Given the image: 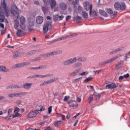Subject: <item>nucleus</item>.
I'll list each match as a JSON object with an SVG mask.
<instances>
[{
  "instance_id": "obj_1",
  "label": "nucleus",
  "mask_w": 130,
  "mask_h": 130,
  "mask_svg": "<svg viewBox=\"0 0 130 130\" xmlns=\"http://www.w3.org/2000/svg\"><path fill=\"white\" fill-rule=\"evenodd\" d=\"M0 10V22L4 23L5 22V15L3 12H5L7 17L10 16V13H9V9L7 7V3H6V0H3L1 3Z\"/></svg>"
},
{
  "instance_id": "obj_2",
  "label": "nucleus",
  "mask_w": 130,
  "mask_h": 130,
  "mask_svg": "<svg viewBox=\"0 0 130 130\" xmlns=\"http://www.w3.org/2000/svg\"><path fill=\"white\" fill-rule=\"evenodd\" d=\"M12 15L15 16L16 18H19L20 15L19 14V9L15 4H13L11 6V10L10 11Z\"/></svg>"
},
{
  "instance_id": "obj_3",
  "label": "nucleus",
  "mask_w": 130,
  "mask_h": 130,
  "mask_svg": "<svg viewBox=\"0 0 130 130\" xmlns=\"http://www.w3.org/2000/svg\"><path fill=\"white\" fill-rule=\"evenodd\" d=\"M43 1L45 6H48V5H49L50 4L51 10H53L54 9H55V7H56V5H57L56 0H43Z\"/></svg>"
},
{
  "instance_id": "obj_4",
  "label": "nucleus",
  "mask_w": 130,
  "mask_h": 130,
  "mask_svg": "<svg viewBox=\"0 0 130 130\" xmlns=\"http://www.w3.org/2000/svg\"><path fill=\"white\" fill-rule=\"evenodd\" d=\"M120 56H121V55H117V56L113 57L112 58L107 60V61H104L100 63L99 66H105V64H107V63H111V62H112V61H114V60H116V59H117V58H119Z\"/></svg>"
},
{
  "instance_id": "obj_5",
  "label": "nucleus",
  "mask_w": 130,
  "mask_h": 130,
  "mask_svg": "<svg viewBox=\"0 0 130 130\" xmlns=\"http://www.w3.org/2000/svg\"><path fill=\"white\" fill-rule=\"evenodd\" d=\"M51 22L47 21L44 25L43 27V33L46 34L48 32L49 30H51Z\"/></svg>"
},
{
  "instance_id": "obj_6",
  "label": "nucleus",
  "mask_w": 130,
  "mask_h": 130,
  "mask_svg": "<svg viewBox=\"0 0 130 130\" xmlns=\"http://www.w3.org/2000/svg\"><path fill=\"white\" fill-rule=\"evenodd\" d=\"M77 62V57L70 58L63 62V66H70V64H73L75 62Z\"/></svg>"
},
{
  "instance_id": "obj_7",
  "label": "nucleus",
  "mask_w": 130,
  "mask_h": 130,
  "mask_svg": "<svg viewBox=\"0 0 130 130\" xmlns=\"http://www.w3.org/2000/svg\"><path fill=\"white\" fill-rule=\"evenodd\" d=\"M114 9L117 11H120V10H124L125 9V4L123 3L120 5V3L116 2L114 5Z\"/></svg>"
},
{
  "instance_id": "obj_8",
  "label": "nucleus",
  "mask_w": 130,
  "mask_h": 130,
  "mask_svg": "<svg viewBox=\"0 0 130 130\" xmlns=\"http://www.w3.org/2000/svg\"><path fill=\"white\" fill-rule=\"evenodd\" d=\"M83 6L85 10H86V11H89L90 14H91V11H92V9L93 8L92 4L89 3V2L86 1L84 2Z\"/></svg>"
},
{
  "instance_id": "obj_9",
  "label": "nucleus",
  "mask_w": 130,
  "mask_h": 130,
  "mask_svg": "<svg viewBox=\"0 0 130 130\" xmlns=\"http://www.w3.org/2000/svg\"><path fill=\"white\" fill-rule=\"evenodd\" d=\"M57 80H58V78L57 77L51 79L49 80H48L47 81H45L44 82H42L40 84V87H42V86H46V85H48V84H51V83H53V82H55V81H57Z\"/></svg>"
},
{
  "instance_id": "obj_10",
  "label": "nucleus",
  "mask_w": 130,
  "mask_h": 130,
  "mask_svg": "<svg viewBox=\"0 0 130 130\" xmlns=\"http://www.w3.org/2000/svg\"><path fill=\"white\" fill-rule=\"evenodd\" d=\"M68 103L69 106H70V107H72L74 109H77L78 108V103L76 101L70 100Z\"/></svg>"
},
{
  "instance_id": "obj_11",
  "label": "nucleus",
  "mask_w": 130,
  "mask_h": 130,
  "mask_svg": "<svg viewBox=\"0 0 130 130\" xmlns=\"http://www.w3.org/2000/svg\"><path fill=\"white\" fill-rule=\"evenodd\" d=\"M106 11L107 13H108V14H109L111 18H114V16H116V15H117V12H113L110 8H106Z\"/></svg>"
},
{
  "instance_id": "obj_12",
  "label": "nucleus",
  "mask_w": 130,
  "mask_h": 130,
  "mask_svg": "<svg viewBox=\"0 0 130 130\" xmlns=\"http://www.w3.org/2000/svg\"><path fill=\"white\" fill-rule=\"evenodd\" d=\"M50 76H52V74H47L45 75H41L39 74L31 75L29 77L30 79L34 78H46L47 77H50Z\"/></svg>"
},
{
  "instance_id": "obj_13",
  "label": "nucleus",
  "mask_w": 130,
  "mask_h": 130,
  "mask_svg": "<svg viewBox=\"0 0 130 130\" xmlns=\"http://www.w3.org/2000/svg\"><path fill=\"white\" fill-rule=\"evenodd\" d=\"M33 85V83L26 82L23 84L22 87L25 90H29Z\"/></svg>"
},
{
  "instance_id": "obj_14",
  "label": "nucleus",
  "mask_w": 130,
  "mask_h": 130,
  "mask_svg": "<svg viewBox=\"0 0 130 130\" xmlns=\"http://www.w3.org/2000/svg\"><path fill=\"white\" fill-rule=\"evenodd\" d=\"M38 113V112L36 110L30 111L27 115L28 118H32V117H35Z\"/></svg>"
},
{
  "instance_id": "obj_15",
  "label": "nucleus",
  "mask_w": 130,
  "mask_h": 130,
  "mask_svg": "<svg viewBox=\"0 0 130 130\" xmlns=\"http://www.w3.org/2000/svg\"><path fill=\"white\" fill-rule=\"evenodd\" d=\"M59 7L61 11H66L68 9V5L64 2H61L59 5Z\"/></svg>"
},
{
  "instance_id": "obj_16",
  "label": "nucleus",
  "mask_w": 130,
  "mask_h": 130,
  "mask_svg": "<svg viewBox=\"0 0 130 130\" xmlns=\"http://www.w3.org/2000/svg\"><path fill=\"white\" fill-rule=\"evenodd\" d=\"M124 49V47H119L111 52H110L109 54H115V53H117L119 51H122V50H123Z\"/></svg>"
},
{
  "instance_id": "obj_17",
  "label": "nucleus",
  "mask_w": 130,
  "mask_h": 130,
  "mask_svg": "<svg viewBox=\"0 0 130 130\" xmlns=\"http://www.w3.org/2000/svg\"><path fill=\"white\" fill-rule=\"evenodd\" d=\"M76 36H78V34H73L71 35H68L65 37H61L58 39L59 40H64V39H67V38H73V37H76Z\"/></svg>"
},
{
  "instance_id": "obj_18",
  "label": "nucleus",
  "mask_w": 130,
  "mask_h": 130,
  "mask_svg": "<svg viewBox=\"0 0 130 130\" xmlns=\"http://www.w3.org/2000/svg\"><path fill=\"white\" fill-rule=\"evenodd\" d=\"M73 20L76 21L77 23H81V22H82V21L83 20V19L81 16L77 15V16H75L73 17Z\"/></svg>"
},
{
  "instance_id": "obj_19",
  "label": "nucleus",
  "mask_w": 130,
  "mask_h": 130,
  "mask_svg": "<svg viewBox=\"0 0 130 130\" xmlns=\"http://www.w3.org/2000/svg\"><path fill=\"white\" fill-rule=\"evenodd\" d=\"M36 22L37 24H40L43 23V17L41 16H38L36 17Z\"/></svg>"
},
{
  "instance_id": "obj_20",
  "label": "nucleus",
  "mask_w": 130,
  "mask_h": 130,
  "mask_svg": "<svg viewBox=\"0 0 130 130\" xmlns=\"http://www.w3.org/2000/svg\"><path fill=\"white\" fill-rule=\"evenodd\" d=\"M35 22V19H34V18H32L31 17H29L28 18V24L29 26H30V27L34 26Z\"/></svg>"
},
{
  "instance_id": "obj_21",
  "label": "nucleus",
  "mask_w": 130,
  "mask_h": 130,
  "mask_svg": "<svg viewBox=\"0 0 130 130\" xmlns=\"http://www.w3.org/2000/svg\"><path fill=\"white\" fill-rule=\"evenodd\" d=\"M49 6H44L42 7V11L44 13V15H46L48 13V10H49Z\"/></svg>"
},
{
  "instance_id": "obj_22",
  "label": "nucleus",
  "mask_w": 130,
  "mask_h": 130,
  "mask_svg": "<svg viewBox=\"0 0 130 130\" xmlns=\"http://www.w3.org/2000/svg\"><path fill=\"white\" fill-rule=\"evenodd\" d=\"M36 110L37 111H44V110H45V107L43 106H41V105H40V106H37L36 107Z\"/></svg>"
},
{
  "instance_id": "obj_23",
  "label": "nucleus",
  "mask_w": 130,
  "mask_h": 130,
  "mask_svg": "<svg viewBox=\"0 0 130 130\" xmlns=\"http://www.w3.org/2000/svg\"><path fill=\"white\" fill-rule=\"evenodd\" d=\"M107 89H115L116 88V84L115 83H111L106 86Z\"/></svg>"
},
{
  "instance_id": "obj_24",
  "label": "nucleus",
  "mask_w": 130,
  "mask_h": 130,
  "mask_svg": "<svg viewBox=\"0 0 130 130\" xmlns=\"http://www.w3.org/2000/svg\"><path fill=\"white\" fill-rule=\"evenodd\" d=\"M21 86L18 85H9L6 87V89H20Z\"/></svg>"
},
{
  "instance_id": "obj_25",
  "label": "nucleus",
  "mask_w": 130,
  "mask_h": 130,
  "mask_svg": "<svg viewBox=\"0 0 130 130\" xmlns=\"http://www.w3.org/2000/svg\"><path fill=\"white\" fill-rule=\"evenodd\" d=\"M28 93L27 92H20L17 93H15V97H23L24 96H26Z\"/></svg>"
},
{
  "instance_id": "obj_26",
  "label": "nucleus",
  "mask_w": 130,
  "mask_h": 130,
  "mask_svg": "<svg viewBox=\"0 0 130 130\" xmlns=\"http://www.w3.org/2000/svg\"><path fill=\"white\" fill-rule=\"evenodd\" d=\"M0 72H3L4 73H8V72H10V70L6 68V67L4 66H0Z\"/></svg>"
},
{
  "instance_id": "obj_27",
  "label": "nucleus",
  "mask_w": 130,
  "mask_h": 130,
  "mask_svg": "<svg viewBox=\"0 0 130 130\" xmlns=\"http://www.w3.org/2000/svg\"><path fill=\"white\" fill-rule=\"evenodd\" d=\"M23 67H24V63H19L18 64L14 65L12 67V69H17V68H22Z\"/></svg>"
},
{
  "instance_id": "obj_28",
  "label": "nucleus",
  "mask_w": 130,
  "mask_h": 130,
  "mask_svg": "<svg viewBox=\"0 0 130 130\" xmlns=\"http://www.w3.org/2000/svg\"><path fill=\"white\" fill-rule=\"evenodd\" d=\"M19 21L21 24L23 25L24 24H25V23H26V18H25V17L21 16L19 18Z\"/></svg>"
},
{
  "instance_id": "obj_29",
  "label": "nucleus",
  "mask_w": 130,
  "mask_h": 130,
  "mask_svg": "<svg viewBox=\"0 0 130 130\" xmlns=\"http://www.w3.org/2000/svg\"><path fill=\"white\" fill-rule=\"evenodd\" d=\"M16 35L17 36H23L24 35V31L21 29H18Z\"/></svg>"
},
{
  "instance_id": "obj_30",
  "label": "nucleus",
  "mask_w": 130,
  "mask_h": 130,
  "mask_svg": "<svg viewBox=\"0 0 130 130\" xmlns=\"http://www.w3.org/2000/svg\"><path fill=\"white\" fill-rule=\"evenodd\" d=\"M61 123H62V121L61 120L57 121L56 122H55L54 125L55 126H56V127H58V126H59V125H60Z\"/></svg>"
},
{
  "instance_id": "obj_31",
  "label": "nucleus",
  "mask_w": 130,
  "mask_h": 130,
  "mask_svg": "<svg viewBox=\"0 0 130 130\" xmlns=\"http://www.w3.org/2000/svg\"><path fill=\"white\" fill-rule=\"evenodd\" d=\"M129 57H130V51L127 53H126V54H125L124 58V60L126 61V60H127V59L129 58Z\"/></svg>"
},
{
  "instance_id": "obj_32",
  "label": "nucleus",
  "mask_w": 130,
  "mask_h": 130,
  "mask_svg": "<svg viewBox=\"0 0 130 130\" xmlns=\"http://www.w3.org/2000/svg\"><path fill=\"white\" fill-rule=\"evenodd\" d=\"M99 13L102 16H104V17H107V14H106L105 12L103 11V10H100Z\"/></svg>"
},
{
  "instance_id": "obj_33",
  "label": "nucleus",
  "mask_w": 130,
  "mask_h": 130,
  "mask_svg": "<svg viewBox=\"0 0 130 130\" xmlns=\"http://www.w3.org/2000/svg\"><path fill=\"white\" fill-rule=\"evenodd\" d=\"M80 71H81V69H77L76 70L74 71V72H73L72 73V76H76V75H77V74H79Z\"/></svg>"
},
{
  "instance_id": "obj_34",
  "label": "nucleus",
  "mask_w": 130,
  "mask_h": 130,
  "mask_svg": "<svg viewBox=\"0 0 130 130\" xmlns=\"http://www.w3.org/2000/svg\"><path fill=\"white\" fill-rule=\"evenodd\" d=\"M89 15L90 16H92L93 17H94L95 16H97V13H96V11L91 10L90 13L89 11Z\"/></svg>"
},
{
  "instance_id": "obj_35",
  "label": "nucleus",
  "mask_w": 130,
  "mask_h": 130,
  "mask_svg": "<svg viewBox=\"0 0 130 130\" xmlns=\"http://www.w3.org/2000/svg\"><path fill=\"white\" fill-rule=\"evenodd\" d=\"M77 60H78V61L84 62V61H86V59L85 57H79L78 59H77Z\"/></svg>"
},
{
  "instance_id": "obj_36",
  "label": "nucleus",
  "mask_w": 130,
  "mask_h": 130,
  "mask_svg": "<svg viewBox=\"0 0 130 130\" xmlns=\"http://www.w3.org/2000/svg\"><path fill=\"white\" fill-rule=\"evenodd\" d=\"M22 116V114L19 113H16L14 115H13V118H16V117H21Z\"/></svg>"
},
{
  "instance_id": "obj_37",
  "label": "nucleus",
  "mask_w": 130,
  "mask_h": 130,
  "mask_svg": "<svg viewBox=\"0 0 130 130\" xmlns=\"http://www.w3.org/2000/svg\"><path fill=\"white\" fill-rule=\"evenodd\" d=\"M16 97V93H9L8 98H15Z\"/></svg>"
},
{
  "instance_id": "obj_38",
  "label": "nucleus",
  "mask_w": 130,
  "mask_h": 130,
  "mask_svg": "<svg viewBox=\"0 0 130 130\" xmlns=\"http://www.w3.org/2000/svg\"><path fill=\"white\" fill-rule=\"evenodd\" d=\"M20 52H16L15 53H13V56L14 57H15V58H16V57H18L20 56Z\"/></svg>"
},
{
  "instance_id": "obj_39",
  "label": "nucleus",
  "mask_w": 130,
  "mask_h": 130,
  "mask_svg": "<svg viewBox=\"0 0 130 130\" xmlns=\"http://www.w3.org/2000/svg\"><path fill=\"white\" fill-rule=\"evenodd\" d=\"M53 18L54 21H55V22H56V21H57V20L58 19V14L53 15Z\"/></svg>"
},
{
  "instance_id": "obj_40",
  "label": "nucleus",
  "mask_w": 130,
  "mask_h": 130,
  "mask_svg": "<svg viewBox=\"0 0 130 130\" xmlns=\"http://www.w3.org/2000/svg\"><path fill=\"white\" fill-rule=\"evenodd\" d=\"M58 53H59L57 52V51L55 52H52L51 53H49L47 54L48 56H50V55H54V54H57Z\"/></svg>"
},
{
  "instance_id": "obj_41",
  "label": "nucleus",
  "mask_w": 130,
  "mask_h": 130,
  "mask_svg": "<svg viewBox=\"0 0 130 130\" xmlns=\"http://www.w3.org/2000/svg\"><path fill=\"white\" fill-rule=\"evenodd\" d=\"M89 74V72L87 71L86 72H82L80 73H79L80 76H86Z\"/></svg>"
},
{
  "instance_id": "obj_42",
  "label": "nucleus",
  "mask_w": 130,
  "mask_h": 130,
  "mask_svg": "<svg viewBox=\"0 0 130 130\" xmlns=\"http://www.w3.org/2000/svg\"><path fill=\"white\" fill-rule=\"evenodd\" d=\"M82 16L85 19H87V18H88V14H87V12H82Z\"/></svg>"
},
{
  "instance_id": "obj_43",
  "label": "nucleus",
  "mask_w": 130,
  "mask_h": 130,
  "mask_svg": "<svg viewBox=\"0 0 130 130\" xmlns=\"http://www.w3.org/2000/svg\"><path fill=\"white\" fill-rule=\"evenodd\" d=\"M74 66H75V68H79V67H81V66H82V63L76 62L74 64Z\"/></svg>"
},
{
  "instance_id": "obj_44",
  "label": "nucleus",
  "mask_w": 130,
  "mask_h": 130,
  "mask_svg": "<svg viewBox=\"0 0 130 130\" xmlns=\"http://www.w3.org/2000/svg\"><path fill=\"white\" fill-rule=\"evenodd\" d=\"M69 99H70V95L65 96L63 99V101H64L65 102H67V101H69Z\"/></svg>"
},
{
  "instance_id": "obj_45",
  "label": "nucleus",
  "mask_w": 130,
  "mask_h": 130,
  "mask_svg": "<svg viewBox=\"0 0 130 130\" xmlns=\"http://www.w3.org/2000/svg\"><path fill=\"white\" fill-rule=\"evenodd\" d=\"M94 100V97L93 96V95H91L89 98V103H90Z\"/></svg>"
},
{
  "instance_id": "obj_46",
  "label": "nucleus",
  "mask_w": 130,
  "mask_h": 130,
  "mask_svg": "<svg viewBox=\"0 0 130 130\" xmlns=\"http://www.w3.org/2000/svg\"><path fill=\"white\" fill-rule=\"evenodd\" d=\"M75 2V1L72 2V5L74 6V8H76V5H78L79 3V0H76Z\"/></svg>"
},
{
  "instance_id": "obj_47",
  "label": "nucleus",
  "mask_w": 130,
  "mask_h": 130,
  "mask_svg": "<svg viewBox=\"0 0 130 130\" xmlns=\"http://www.w3.org/2000/svg\"><path fill=\"white\" fill-rule=\"evenodd\" d=\"M19 111H20V109L19 108L16 107L15 108L14 112H15V113H18Z\"/></svg>"
},
{
  "instance_id": "obj_48",
  "label": "nucleus",
  "mask_w": 130,
  "mask_h": 130,
  "mask_svg": "<svg viewBox=\"0 0 130 130\" xmlns=\"http://www.w3.org/2000/svg\"><path fill=\"white\" fill-rule=\"evenodd\" d=\"M43 67L41 66L39 67H36V68H31V70H40V69H43Z\"/></svg>"
},
{
  "instance_id": "obj_49",
  "label": "nucleus",
  "mask_w": 130,
  "mask_h": 130,
  "mask_svg": "<svg viewBox=\"0 0 130 130\" xmlns=\"http://www.w3.org/2000/svg\"><path fill=\"white\" fill-rule=\"evenodd\" d=\"M51 111H52V106H50L48 108V113L50 114L51 113Z\"/></svg>"
},
{
  "instance_id": "obj_50",
  "label": "nucleus",
  "mask_w": 130,
  "mask_h": 130,
  "mask_svg": "<svg viewBox=\"0 0 130 130\" xmlns=\"http://www.w3.org/2000/svg\"><path fill=\"white\" fill-rule=\"evenodd\" d=\"M123 77L124 79V78L125 79H127V78H129V74L127 73L126 74H124V75H123Z\"/></svg>"
},
{
  "instance_id": "obj_51",
  "label": "nucleus",
  "mask_w": 130,
  "mask_h": 130,
  "mask_svg": "<svg viewBox=\"0 0 130 130\" xmlns=\"http://www.w3.org/2000/svg\"><path fill=\"white\" fill-rule=\"evenodd\" d=\"M92 79H93L92 77H89L86 79L85 80V81L87 83V82L91 81Z\"/></svg>"
},
{
  "instance_id": "obj_52",
  "label": "nucleus",
  "mask_w": 130,
  "mask_h": 130,
  "mask_svg": "<svg viewBox=\"0 0 130 130\" xmlns=\"http://www.w3.org/2000/svg\"><path fill=\"white\" fill-rule=\"evenodd\" d=\"M14 28L16 30H18V28H19V21H18L17 23L14 25Z\"/></svg>"
},
{
  "instance_id": "obj_53",
  "label": "nucleus",
  "mask_w": 130,
  "mask_h": 130,
  "mask_svg": "<svg viewBox=\"0 0 130 130\" xmlns=\"http://www.w3.org/2000/svg\"><path fill=\"white\" fill-rule=\"evenodd\" d=\"M124 78L123 77V76H120L118 78V80L120 82H121L122 80H124Z\"/></svg>"
},
{
  "instance_id": "obj_54",
  "label": "nucleus",
  "mask_w": 130,
  "mask_h": 130,
  "mask_svg": "<svg viewBox=\"0 0 130 130\" xmlns=\"http://www.w3.org/2000/svg\"><path fill=\"white\" fill-rule=\"evenodd\" d=\"M20 28L23 30H24V29H26V25H25V24H21V25H20Z\"/></svg>"
},
{
  "instance_id": "obj_55",
  "label": "nucleus",
  "mask_w": 130,
  "mask_h": 130,
  "mask_svg": "<svg viewBox=\"0 0 130 130\" xmlns=\"http://www.w3.org/2000/svg\"><path fill=\"white\" fill-rule=\"evenodd\" d=\"M76 101H77V102H78L80 103L82 101V99H81V98L77 97V99H76Z\"/></svg>"
},
{
  "instance_id": "obj_56",
  "label": "nucleus",
  "mask_w": 130,
  "mask_h": 130,
  "mask_svg": "<svg viewBox=\"0 0 130 130\" xmlns=\"http://www.w3.org/2000/svg\"><path fill=\"white\" fill-rule=\"evenodd\" d=\"M60 116L61 117L62 120H66V116H64V115L61 114Z\"/></svg>"
},
{
  "instance_id": "obj_57",
  "label": "nucleus",
  "mask_w": 130,
  "mask_h": 130,
  "mask_svg": "<svg viewBox=\"0 0 130 130\" xmlns=\"http://www.w3.org/2000/svg\"><path fill=\"white\" fill-rule=\"evenodd\" d=\"M0 27L1 28H3V29L5 28V24L3 23H0Z\"/></svg>"
},
{
  "instance_id": "obj_58",
  "label": "nucleus",
  "mask_w": 130,
  "mask_h": 130,
  "mask_svg": "<svg viewBox=\"0 0 130 130\" xmlns=\"http://www.w3.org/2000/svg\"><path fill=\"white\" fill-rule=\"evenodd\" d=\"M29 64H30V62H23L24 67H25V66H29Z\"/></svg>"
},
{
  "instance_id": "obj_59",
  "label": "nucleus",
  "mask_w": 130,
  "mask_h": 130,
  "mask_svg": "<svg viewBox=\"0 0 130 130\" xmlns=\"http://www.w3.org/2000/svg\"><path fill=\"white\" fill-rule=\"evenodd\" d=\"M5 99H6V97L3 95L0 96V100H5Z\"/></svg>"
},
{
  "instance_id": "obj_60",
  "label": "nucleus",
  "mask_w": 130,
  "mask_h": 130,
  "mask_svg": "<svg viewBox=\"0 0 130 130\" xmlns=\"http://www.w3.org/2000/svg\"><path fill=\"white\" fill-rule=\"evenodd\" d=\"M71 17L70 15H68L66 17V21H69L71 19Z\"/></svg>"
},
{
  "instance_id": "obj_61",
  "label": "nucleus",
  "mask_w": 130,
  "mask_h": 130,
  "mask_svg": "<svg viewBox=\"0 0 130 130\" xmlns=\"http://www.w3.org/2000/svg\"><path fill=\"white\" fill-rule=\"evenodd\" d=\"M33 26H30V25L28 27V30L29 31H33V27H32Z\"/></svg>"
},
{
  "instance_id": "obj_62",
  "label": "nucleus",
  "mask_w": 130,
  "mask_h": 130,
  "mask_svg": "<svg viewBox=\"0 0 130 130\" xmlns=\"http://www.w3.org/2000/svg\"><path fill=\"white\" fill-rule=\"evenodd\" d=\"M100 72H101V70H97L93 71V73H94V74H99Z\"/></svg>"
},
{
  "instance_id": "obj_63",
  "label": "nucleus",
  "mask_w": 130,
  "mask_h": 130,
  "mask_svg": "<svg viewBox=\"0 0 130 130\" xmlns=\"http://www.w3.org/2000/svg\"><path fill=\"white\" fill-rule=\"evenodd\" d=\"M12 111L11 109H9L8 112V115H10L11 114V113H12Z\"/></svg>"
},
{
  "instance_id": "obj_64",
  "label": "nucleus",
  "mask_w": 130,
  "mask_h": 130,
  "mask_svg": "<svg viewBox=\"0 0 130 130\" xmlns=\"http://www.w3.org/2000/svg\"><path fill=\"white\" fill-rule=\"evenodd\" d=\"M45 130H52V128H51V127H47Z\"/></svg>"
}]
</instances>
